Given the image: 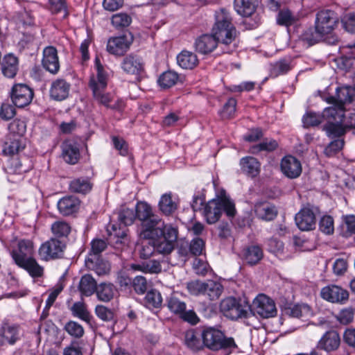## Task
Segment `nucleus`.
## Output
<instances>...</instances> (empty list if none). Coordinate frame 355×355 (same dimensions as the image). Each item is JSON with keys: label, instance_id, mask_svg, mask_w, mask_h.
Returning <instances> with one entry per match:
<instances>
[{"label": "nucleus", "instance_id": "f257e3e1", "mask_svg": "<svg viewBox=\"0 0 355 355\" xmlns=\"http://www.w3.org/2000/svg\"><path fill=\"white\" fill-rule=\"evenodd\" d=\"M204 348L211 351L232 349L237 347L234 339L226 337L224 333L214 327H207L202 331Z\"/></svg>", "mask_w": 355, "mask_h": 355}, {"label": "nucleus", "instance_id": "f03ea898", "mask_svg": "<svg viewBox=\"0 0 355 355\" xmlns=\"http://www.w3.org/2000/svg\"><path fill=\"white\" fill-rule=\"evenodd\" d=\"M223 211L229 217H234L236 214L234 203L227 196L213 199L204 207L203 214L209 224L217 222Z\"/></svg>", "mask_w": 355, "mask_h": 355}, {"label": "nucleus", "instance_id": "7ed1b4c3", "mask_svg": "<svg viewBox=\"0 0 355 355\" xmlns=\"http://www.w3.org/2000/svg\"><path fill=\"white\" fill-rule=\"evenodd\" d=\"M136 218L141 222L139 236L148 239L151 230L157 225H161V218L154 214L150 205L146 202H139L135 207Z\"/></svg>", "mask_w": 355, "mask_h": 355}, {"label": "nucleus", "instance_id": "20e7f679", "mask_svg": "<svg viewBox=\"0 0 355 355\" xmlns=\"http://www.w3.org/2000/svg\"><path fill=\"white\" fill-rule=\"evenodd\" d=\"M220 311L226 318L236 320L248 317L250 305L245 300L228 297L220 302Z\"/></svg>", "mask_w": 355, "mask_h": 355}, {"label": "nucleus", "instance_id": "39448f33", "mask_svg": "<svg viewBox=\"0 0 355 355\" xmlns=\"http://www.w3.org/2000/svg\"><path fill=\"white\" fill-rule=\"evenodd\" d=\"M117 218L120 223L119 227L116 225H111L107 227L109 235L116 239V243H123L127 236L128 229L126 226L133 224L136 214L134 209L122 207L117 214Z\"/></svg>", "mask_w": 355, "mask_h": 355}, {"label": "nucleus", "instance_id": "423d86ee", "mask_svg": "<svg viewBox=\"0 0 355 355\" xmlns=\"http://www.w3.org/2000/svg\"><path fill=\"white\" fill-rule=\"evenodd\" d=\"M263 318H269L276 315L277 309L275 302L264 294L258 295L250 305V313Z\"/></svg>", "mask_w": 355, "mask_h": 355}, {"label": "nucleus", "instance_id": "0eeeda50", "mask_svg": "<svg viewBox=\"0 0 355 355\" xmlns=\"http://www.w3.org/2000/svg\"><path fill=\"white\" fill-rule=\"evenodd\" d=\"M338 23V17L331 10H322L317 12L315 20V28L324 35L331 33Z\"/></svg>", "mask_w": 355, "mask_h": 355}, {"label": "nucleus", "instance_id": "6e6552de", "mask_svg": "<svg viewBox=\"0 0 355 355\" xmlns=\"http://www.w3.org/2000/svg\"><path fill=\"white\" fill-rule=\"evenodd\" d=\"M168 309L175 315L180 316L184 321L191 324L198 323L199 319L193 310H186V304L175 295L171 296L167 300Z\"/></svg>", "mask_w": 355, "mask_h": 355}, {"label": "nucleus", "instance_id": "1a4fd4ad", "mask_svg": "<svg viewBox=\"0 0 355 355\" xmlns=\"http://www.w3.org/2000/svg\"><path fill=\"white\" fill-rule=\"evenodd\" d=\"M65 245L58 239H51L44 243L39 249V254L45 260L58 259L62 257Z\"/></svg>", "mask_w": 355, "mask_h": 355}, {"label": "nucleus", "instance_id": "9d476101", "mask_svg": "<svg viewBox=\"0 0 355 355\" xmlns=\"http://www.w3.org/2000/svg\"><path fill=\"white\" fill-rule=\"evenodd\" d=\"M132 39L122 35L109 38L107 42V51L115 56H122L130 49Z\"/></svg>", "mask_w": 355, "mask_h": 355}, {"label": "nucleus", "instance_id": "9b49d317", "mask_svg": "<svg viewBox=\"0 0 355 355\" xmlns=\"http://www.w3.org/2000/svg\"><path fill=\"white\" fill-rule=\"evenodd\" d=\"M33 91L25 84H16L12 87L11 98L18 107H24L31 103L33 98Z\"/></svg>", "mask_w": 355, "mask_h": 355}, {"label": "nucleus", "instance_id": "f8f14e48", "mask_svg": "<svg viewBox=\"0 0 355 355\" xmlns=\"http://www.w3.org/2000/svg\"><path fill=\"white\" fill-rule=\"evenodd\" d=\"M145 63L141 57L130 53L123 58L121 63L123 71L132 75H140L144 71Z\"/></svg>", "mask_w": 355, "mask_h": 355}, {"label": "nucleus", "instance_id": "ddd939ff", "mask_svg": "<svg viewBox=\"0 0 355 355\" xmlns=\"http://www.w3.org/2000/svg\"><path fill=\"white\" fill-rule=\"evenodd\" d=\"M162 225H156L150 232L149 239H155V237H162L166 241H170L175 244L178 236V230L177 227L173 226L171 224H165L161 219Z\"/></svg>", "mask_w": 355, "mask_h": 355}, {"label": "nucleus", "instance_id": "4468645a", "mask_svg": "<svg viewBox=\"0 0 355 355\" xmlns=\"http://www.w3.org/2000/svg\"><path fill=\"white\" fill-rule=\"evenodd\" d=\"M295 223L302 231H309L315 228L316 220L313 210L309 207L302 208L295 215Z\"/></svg>", "mask_w": 355, "mask_h": 355}, {"label": "nucleus", "instance_id": "2eb2a0df", "mask_svg": "<svg viewBox=\"0 0 355 355\" xmlns=\"http://www.w3.org/2000/svg\"><path fill=\"white\" fill-rule=\"evenodd\" d=\"M320 294L323 299L331 302L343 303L349 297V293L347 290L336 285H329L324 287L321 290Z\"/></svg>", "mask_w": 355, "mask_h": 355}, {"label": "nucleus", "instance_id": "dca6fc26", "mask_svg": "<svg viewBox=\"0 0 355 355\" xmlns=\"http://www.w3.org/2000/svg\"><path fill=\"white\" fill-rule=\"evenodd\" d=\"M236 28L233 25L214 26L211 29V34L216 38L218 42L223 44H230L236 37Z\"/></svg>", "mask_w": 355, "mask_h": 355}, {"label": "nucleus", "instance_id": "f3484780", "mask_svg": "<svg viewBox=\"0 0 355 355\" xmlns=\"http://www.w3.org/2000/svg\"><path fill=\"white\" fill-rule=\"evenodd\" d=\"M0 337L2 344L15 345L21 337L19 326L8 322L3 323L0 329Z\"/></svg>", "mask_w": 355, "mask_h": 355}, {"label": "nucleus", "instance_id": "a211bd4d", "mask_svg": "<svg viewBox=\"0 0 355 355\" xmlns=\"http://www.w3.org/2000/svg\"><path fill=\"white\" fill-rule=\"evenodd\" d=\"M71 84L63 78H57L51 85L49 94L51 98L55 101H63L69 94Z\"/></svg>", "mask_w": 355, "mask_h": 355}, {"label": "nucleus", "instance_id": "6ab92c4d", "mask_svg": "<svg viewBox=\"0 0 355 355\" xmlns=\"http://www.w3.org/2000/svg\"><path fill=\"white\" fill-rule=\"evenodd\" d=\"M340 345V337L335 330L327 331L318 343V347L327 352L336 351Z\"/></svg>", "mask_w": 355, "mask_h": 355}, {"label": "nucleus", "instance_id": "aec40b11", "mask_svg": "<svg viewBox=\"0 0 355 355\" xmlns=\"http://www.w3.org/2000/svg\"><path fill=\"white\" fill-rule=\"evenodd\" d=\"M42 66L45 69L53 74H55L58 72L60 63L55 48L48 46L44 49Z\"/></svg>", "mask_w": 355, "mask_h": 355}, {"label": "nucleus", "instance_id": "412c9836", "mask_svg": "<svg viewBox=\"0 0 355 355\" xmlns=\"http://www.w3.org/2000/svg\"><path fill=\"white\" fill-rule=\"evenodd\" d=\"M282 173L289 178H296L302 173L300 162L293 156H286L281 162Z\"/></svg>", "mask_w": 355, "mask_h": 355}, {"label": "nucleus", "instance_id": "4be33fe9", "mask_svg": "<svg viewBox=\"0 0 355 355\" xmlns=\"http://www.w3.org/2000/svg\"><path fill=\"white\" fill-rule=\"evenodd\" d=\"M62 157L69 164H76L80 159L79 146L73 140H67L62 144Z\"/></svg>", "mask_w": 355, "mask_h": 355}, {"label": "nucleus", "instance_id": "5701e85b", "mask_svg": "<svg viewBox=\"0 0 355 355\" xmlns=\"http://www.w3.org/2000/svg\"><path fill=\"white\" fill-rule=\"evenodd\" d=\"M355 100V88L352 86H343L338 87L336 95L328 98V103H337L345 107V103H349Z\"/></svg>", "mask_w": 355, "mask_h": 355}, {"label": "nucleus", "instance_id": "b1692460", "mask_svg": "<svg viewBox=\"0 0 355 355\" xmlns=\"http://www.w3.org/2000/svg\"><path fill=\"white\" fill-rule=\"evenodd\" d=\"M34 252L33 243L30 240H21L18 243V248L12 251V257L16 264L19 260L22 262L33 257Z\"/></svg>", "mask_w": 355, "mask_h": 355}, {"label": "nucleus", "instance_id": "393cba45", "mask_svg": "<svg viewBox=\"0 0 355 355\" xmlns=\"http://www.w3.org/2000/svg\"><path fill=\"white\" fill-rule=\"evenodd\" d=\"M184 344L191 351L197 352L204 349L202 331L189 329L184 334Z\"/></svg>", "mask_w": 355, "mask_h": 355}, {"label": "nucleus", "instance_id": "a878e982", "mask_svg": "<svg viewBox=\"0 0 355 355\" xmlns=\"http://www.w3.org/2000/svg\"><path fill=\"white\" fill-rule=\"evenodd\" d=\"M218 43L212 34H205L196 39L194 46L198 53L208 54L217 47Z\"/></svg>", "mask_w": 355, "mask_h": 355}, {"label": "nucleus", "instance_id": "bb28decb", "mask_svg": "<svg viewBox=\"0 0 355 355\" xmlns=\"http://www.w3.org/2000/svg\"><path fill=\"white\" fill-rule=\"evenodd\" d=\"M80 200L75 196H69L61 198L58 202V208L63 216H70L78 211L80 207Z\"/></svg>", "mask_w": 355, "mask_h": 355}, {"label": "nucleus", "instance_id": "cd10ccee", "mask_svg": "<svg viewBox=\"0 0 355 355\" xmlns=\"http://www.w3.org/2000/svg\"><path fill=\"white\" fill-rule=\"evenodd\" d=\"M331 106L325 108L322 112L324 120L328 122L343 123L345 119V107L337 103H331Z\"/></svg>", "mask_w": 355, "mask_h": 355}, {"label": "nucleus", "instance_id": "c85d7f7f", "mask_svg": "<svg viewBox=\"0 0 355 355\" xmlns=\"http://www.w3.org/2000/svg\"><path fill=\"white\" fill-rule=\"evenodd\" d=\"M242 172L252 178L257 177L261 171V164L255 157L247 156L239 162Z\"/></svg>", "mask_w": 355, "mask_h": 355}, {"label": "nucleus", "instance_id": "c756f323", "mask_svg": "<svg viewBox=\"0 0 355 355\" xmlns=\"http://www.w3.org/2000/svg\"><path fill=\"white\" fill-rule=\"evenodd\" d=\"M257 216L264 220H272L277 215L276 207L268 202H258L254 206Z\"/></svg>", "mask_w": 355, "mask_h": 355}, {"label": "nucleus", "instance_id": "7c9ffc66", "mask_svg": "<svg viewBox=\"0 0 355 355\" xmlns=\"http://www.w3.org/2000/svg\"><path fill=\"white\" fill-rule=\"evenodd\" d=\"M85 266L89 270L94 271L99 276L108 274L110 270V263L102 259L101 257L96 258L91 256L90 258H86Z\"/></svg>", "mask_w": 355, "mask_h": 355}, {"label": "nucleus", "instance_id": "2f4dec72", "mask_svg": "<svg viewBox=\"0 0 355 355\" xmlns=\"http://www.w3.org/2000/svg\"><path fill=\"white\" fill-rule=\"evenodd\" d=\"M262 249L256 245H252L243 248L241 253V258L249 265L257 264L263 258Z\"/></svg>", "mask_w": 355, "mask_h": 355}, {"label": "nucleus", "instance_id": "473e14b6", "mask_svg": "<svg viewBox=\"0 0 355 355\" xmlns=\"http://www.w3.org/2000/svg\"><path fill=\"white\" fill-rule=\"evenodd\" d=\"M346 55H343L334 60L338 69L344 71H349L354 64L355 59V44L345 49Z\"/></svg>", "mask_w": 355, "mask_h": 355}, {"label": "nucleus", "instance_id": "72a5a7b5", "mask_svg": "<svg viewBox=\"0 0 355 355\" xmlns=\"http://www.w3.org/2000/svg\"><path fill=\"white\" fill-rule=\"evenodd\" d=\"M18 71V59L12 54H8L4 56L1 63V71L4 76L14 78Z\"/></svg>", "mask_w": 355, "mask_h": 355}, {"label": "nucleus", "instance_id": "f704fd0d", "mask_svg": "<svg viewBox=\"0 0 355 355\" xmlns=\"http://www.w3.org/2000/svg\"><path fill=\"white\" fill-rule=\"evenodd\" d=\"M177 62L180 67L185 69H192L199 62L196 53L186 50L181 51L178 55Z\"/></svg>", "mask_w": 355, "mask_h": 355}, {"label": "nucleus", "instance_id": "c9c22d12", "mask_svg": "<svg viewBox=\"0 0 355 355\" xmlns=\"http://www.w3.org/2000/svg\"><path fill=\"white\" fill-rule=\"evenodd\" d=\"M78 290L82 295L91 296L97 290V283L91 275H84L80 279Z\"/></svg>", "mask_w": 355, "mask_h": 355}, {"label": "nucleus", "instance_id": "e433bc0d", "mask_svg": "<svg viewBox=\"0 0 355 355\" xmlns=\"http://www.w3.org/2000/svg\"><path fill=\"white\" fill-rule=\"evenodd\" d=\"M95 67L97 71V76L96 78L94 76L91 77L89 83V87H92V83H94L97 87H100L101 88H107V74L98 57L95 59Z\"/></svg>", "mask_w": 355, "mask_h": 355}, {"label": "nucleus", "instance_id": "4c0bfd02", "mask_svg": "<svg viewBox=\"0 0 355 355\" xmlns=\"http://www.w3.org/2000/svg\"><path fill=\"white\" fill-rule=\"evenodd\" d=\"M17 266L26 270L33 278L41 277L43 275V267L39 265L33 257L26 259V261L23 262L19 260V263Z\"/></svg>", "mask_w": 355, "mask_h": 355}, {"label": "nucleus", "instance_id": "58836bf2", "mask_svg": "<svg viewBox=\"0 0 355 355\" xmlns=\"http://www.w3.org/2000/svg\"><path fill=\"white\" fill-rule=\"evenodd\" d=\"M257 0H235V9L243 17H249L256 10Z\"/></svg>", "mask_w": 355, "mask_h": 355}, {"label": "nucleus", "instance_id": "ea45409f", "mask_svg": "<svg viewBox=\"0 0 355 355\" xmlns=\"http://www.w3.org/2000/svg\"><path fill=\"white\" fill-rule=\"evenodd\" d=\"M25 148V140L23 137L8 136V141L5 143L3 153L7 155H15Z\"/></svg>", "mask_w": 355, "mask_h": 355}, {"label": "nucleus", "instance_id": "a19ab883", "mask_svg": "<svg viewBox=\"0 0 355 355\" xmlns=\"http://www.w3.org/2000/svg\"><path fill=\"white\" fill-rule=\"evenodd\" d=\"M92 186L88 178H79L71 181L69 189L72 192L85 194L92 190Z\"/></svg>", "mask_w": 355, "mask_h": 355}, {"label": "nucleus", "instance_id": "79ce46f5", "mask_svg": "<svg viewBox=\"0 0 355 355\" xmlns=\"http://www.w3.org/2000/svg\"><path fill=\"white\" fill-rule=\"evenodd\" d=\"M92 90L94 99L99 104L105 107H110V103L112 101L113 96L110 94L105 92L106 88H101L97 87L94 83H92Z\"/></svg>", "mask_w": 355, "mask_h": 355}, {"label": "nucleus", "instance_id": "37998d69", "mask_svg": "<svg viewBox=\"0 0 355 355\" xmlns=\"http://www.w3.org/2000/svg\"><path fill=\"white\" fill-rule=\"evenodd\" d=\"M223 291V286L217 282L208 280L205 282L204 294L211 300L218 299L222 294Z\"/></svg>", "mask_w": 355, "mask_h": 355}, {"label": "nucleus", "instance_id": "c03bdc74", "mask_svg": "<svg viewBox=\"0 0 355 355\" xmlns=\"http://www.w3.org/2000/svg\"><path fill=\"white\" fill-rule=\"evenodd\" d=\"M158 206L159 210L166 216L173 214L178 207L176 202L172 200L171 193H165L162 195L161 196Z\"/></svg>", "mask_w": 355, "mask_h": 355}, {"label": "nucleus", "instance_id": "a18cd8bd", "mask_svg": "<svg viewBox=\"0 0 355 355\" xmlns=\"http://www.w3.org/2000/svg\"><path fill=\"white\" fill-rule=\"evenodd\" d=\"M70 310L74 317H77L87 323H90L92 316L84 302H75L70 308Z\"/></svg>", "mask_w": 355, "mask_h": 355}, {"label": "nucleus", "instance_id": "49530a36", "mask_svg": "<svg viewBox=\"0 0 355 355\" xmlns=\"http://www.w3.org/2000/svg\"><path fill=\"white\" fill-rule=\"evenodd\" d=\"M205 249V242L202 239L195 238L193 239L190 244L189 250L187 248H180V252L182 255L187 256L189 253L194 256H198L202 254Z\"/></svg>", "mask_w": 355, "mask_h": 355}, {"label": "nucleus", "instance_id": "de8ad7c7", "mask_svg": "<svg viewBox=\"0 0 355 355\" xmlns=\"http://www.w3.org/2000/svg\"><path fill=\"white\" fill-rule=\"evenodd\" d=\"M132 22V17L126 12H119L111 17L112 25L118 30L128 27Z\"/></svg>", "mask_w": 355, "mask_h": 355}, {"label": "nucleus", "instance_id": "09e8293b", "mask_svg": "<svg viewBox=\"0 0 355 355\" xmlns=\"http://www.w3.org/2000/svg\"><path fill=\"white\" fill-rule=\"evenodd\" d=\"M144 303L148 309L161 307L162 297L160 293L155 289L149 291L144 298Z\"/></svg>", "mask_w": 355, "mask_h": 355}, {"label": "nucleus", "instance_id": "8fccbe9b", "mask_svg": "<svg viewBox=\"0 0 355 355\" xmlns=\"http://www.w3.org/2000/svg\"><path fill=\"white\" fill-rule=\"evenodd\" d=\"M96 294L98 299L103 302H109L114 295V286L112 284L102 283L97 286Z\"/></svg>", "mask_w": 355, "mask_h": 355}, {"label": "nucleus", "instance_id": "3c124183", "mask_svg": "<svg viewBox=\"0 0 355 355\" xmlns=\"http://www.w3.org/2000/svg\"><path fill=\"white\" fill-rule=\"evenodd\" d=\"M179 79L178 74L173 71L164 72L159 78L158 83L162 88H169L175 85Z\"/></svg>", "mask_w": 355, "mask_h": 355}, {"label": "nucleus", "instance_id": "603ef678", "mask_svg": "<svg viewBox=\"0 0 355 355\" xmlns=\"http://www.w3.org/2000/svg\"><path fill=\"white\" fill-rule=\"evenodd\" d=\"M286 311L288 315L294 318L307 317L311 315L310 306L305 304L293 305Z\"/></svg>", "mask_w": 355, "mask_h": 355}, {"label": "nucleus", "instance_id": "864d4df0", "mask_svg": "<svg viewBox=\"0 0 355 355\" xmlns=\"http://www.w3.org/2000/svg\"><path fill=\"white\" fill-rule=\"evenodd\" d=\"M323 130L329 137H339L346 132L343 123L328 122L324 125Z\"/></svg>", "mask_w": 355, "mask_h": 355}, {"label": "nucleus", "instance_id": "5fc2aeb1", "mask_svg": "<svg viewBox=\"0 0 355 355\" xmlns=\"http://www.w3.org/2000/svg\"><path fill=\"white\" fill-rule=\"evenodd\" d=\"M51 231L56 237H67L71 232V226L63 220H58L51 225Z\"/></svg>", "mask_w": 355, "mask_h": 355}, {"label": "nucleus", "instance_id": "6e6d98bb", "mask_svg": "<svg viewBox=\"0 0 355 355\" xmlns=\"http://www.w3.org/2000/svg\"><path fill=\"white\" fill-rule=\"evenodd\" d=\"M297 19V16L288 9L281 10L277 19L279 24L286 26L293 24Z\"/></svg>", "mask_w": 355, "mask_h": 355}, {"label": "nucleus", "instance_id": "4d7b16f0", "mask_svg": "<svg viewBox=\"0 0 355 355\" xmlns=\"http://www.w3.org/2000/svg\"><path fill=\"white\" fill-rule=\"evenodd\" d=\"M132 268L149 273H158L162 270L160 263L156 260H150L142 265L133 264Z\"/></svg>", "mask_w": 355, "mask_h": 355}, {"label": "nucleus", "instance_id": "13d9d810", "mask_svg": "<svg viewBox=\"0 0 355 355\" xmlns=\"http://www.w3.org/2000/svg\"><path fill=\"white\" fill-rule=\"evenodd\" d=\"M25 122L19 119H15L12 121L8 125L9 135L14 137H23L26 132Z\"/></svg>", "mask_w": 355, "mask_h": 355}, {"label": "nucleus", "instance_id": "bf43d9fd", "mask_svg": "<svg viewBox=\"0 0 355 355\" xmlns=\"http://www.w3.org/2000/svg\"><path fill=\"white\" fill-rule=\"evenodd\" d=\"M49 10L53 14L62 13L64 19L68 16L66 0H49Z\"/></svg>", "mask_w": 355, "mask_h": 355}, {"label": "nucleus", "instance_id": "052dcab7", "mask_svg": "<svg viewBox=\"0 0 355 355\" xmlns=\"http://www.w3.org/2000/svg\"><path fill=\"white\" fill-rule=\"evenodd\" d=\"M277 146V142L275 140L266 139L260 144L252 146L250 152L254 154L263 150L270 152L275 150Z\"/></svg>", "mask_w": 355, "mask_h": 355}, {"label": "nucleus", "instance_id": "680f3d73", "mask_svg": "<svg viewBox=\"0 0 355 355\" xmlns=\"http://www.w3.org/2000/svg\"><path fill=\"white\" fill-rule=\"evenodd\" d=\"M64 329L72 337L80 338L83 336L85 331L81 324L77 322L70 320L66 323Z\"/></svg>", "mask_w": 355, "mask_h": 355}, {"label": "nucleus", "instance_id": "e2e57ef3", "mask_svg": "<svg viewBox=\"0 0 355 355\" xmlns=\"http://www.w3.org/2000/svg\"><path fill=\"white\" fill-rule=\"evenodd\" d=\"M6 172L8 175L11 174H22L27 171V168H24L18 158H11L6 167L5 168Z\"/></svg>", "mask_w": 355, "mask_h": 355}, {"label": "nucleus", "instance_id": "0e129e2a", "mask_svg": "<svg viewBox=\"0 0 355 355\" xmlns=\"http://www.w3.org/2000/svg\"><path fill=\"white\" fill-rule=\"evenodd\" d=\"M107 243L105 240L101 239H95L91 242V250L87 258L94 256L96 258L101 257V254L106 249Z\"/></svg>", "mask_w": 355, "mask_h": 355}, {"label": "nucleus", "instance_id": "69168bd1", "mask_svg": "<svg viewBox=\"0 0 355 355\" xmlns=\"http://www.w3.org/2000/svg\"><path fill=\"white\" fill-rule=\"evenodd\" d=\"M324 120L322 114H319L315 112H307L302 119L304 126L309 128L311 126H316L320 124Z\"/></svg>", "mask_w": 355, "mask_h": 355}, {"label": "nucleus", "instance_id": "338daca9", "mask_svg": "<svg viewBox=\"0 0 355 355\" xmlns=\"http://www.w3.org/2000/svg\"><path fill=\"white\" fill-rule=\"evenodd\" d=\"M158 239L153 241L155 245L156 251L160 254H170L174 249L175 244L166 241L162 237H157Z\"/></svg>", "mask_w": 355, "mask_h": 355}, {"label": "nucleus", "instance_id": "774afa93", "mask_svg": "<svg viewBox=\"0 0 355 355\" xmlns=\"http://www.w3.org/2000/svg\"><path fill=\"white\" fill-rule=\"evenodd\" d=\"M325 35L322 33L318 32V28H314L306 30L302 37L304 41H306L310 45L318 43L322 40Z\"/></svg>", "mask_w": 355, "mask_h": 355}]
</instances>
